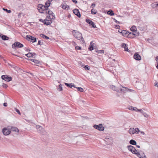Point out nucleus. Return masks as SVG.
<instances>
[{
    "label": "nucleus",
    "mask_w": 158,
    "mask_h": 158,
    "mask_svg": "<svg viewBox=\"0 0 158 158\" xmlns=\"http://www.w3.org/2000/svg\"><path fill=\"white\" fill-rule=\"evenodd\" d=\"M139 132V130L138 128H136L135 129L131 128L129 130V133L131 134H134L135 133L138 134Z\"/></svg>",
    "instance_id": "nucleus-4"
},
{
    "label": "nucleus",
    "mask_w": 158,
    "mask_h": 158,
    "mask_svg": "<svg viewBox=\"0 0 158 158\" xmlns=\"http://www.w3.org/2000/svg\"><path fill=\"white\" fill-rule=\"evenodd\" d=\"M137 111L136 112H139L140 113H142L143 115L144 116V117L145 118H150V117L146 113H145L144 111H143V110L142 109H138L137 108Z\"/></svg>",
    "instance_id": "nucleus-10"
},
{
    "label": "nucleus",
    "mask_w": 158,
    "mask_h": 158,
    "mask_svg": "<svg viewBox=\"0 0 158 158\" xmlns=\"http://www.w3.org/2000/svg\"><path fill=\"white\" fill-rule=\"evenodd\" d=\"M16 111L19 114H20L21 113L19 110L15 108Z\"/></svg>",
    "instance_id": "nucleus-45"
},
{
    "label": "nucleus",
    "mask_w": 158,
    "mask_h": 158,
    "mask_svg": "<svg viewBox=\"0 0 158 158\" xmlns=\"http://www.w3.org/2000/svg\"><path fill=\"white\" fill-rule=\"evenodd\" d=\"M65 85L67 86V87H68L70 88H71L73 87L74 88L75 87L74 85H73L72 83H65Z\"/></svg>",
    "instance_id": "nucleus-22"
},
{
    "label": "nucleus",
    "mask_w": 158,
    "mask_h": 158,
    "mask_svg": "<svg viewBox=\"0 0 158 158\" xmlns=\"http://www.w3.org/2000/svg\"><path fill=\"white\" fill-rule=\"evenodd\" d=\"M121 33L122 35L124 36H128V34L129 31H127L126 30H123L121 31Z\"/></svg>",
    "instance_id": "nucleus-15"
},
{
    "label": "nucleus",
    "mask_w": 158,
    "mask_h": 158,
    "mask_svg": "<svg viewBox=\"0 0 158 158\" xmlns=\"http://www.w3.org/2000/svg\"><path fill=\"white\" fill-rule=\"evenodd\" d=\"M122 31L121 30H119V31H118V32H121V31Z\"/></svg>",
    "instance_id": "nucleus-63"
},
{
    "label": "nucleus",
    "mask_w": 158,
    "mask_h": 158,
    "mask_svg": "<svg viewBox=\"0 0 158 158\" xmlns=\"http://www.w3.org/2000/svg\"><path fill=\"white\" fill-rule=\"evenodd\" d=\"M128 109L132 111H135L136 112L137 110V108L136 107L131 106H129L128 108Z\"/></svg>",
    "instance_id": "nucleus-17"
},
{
    "label": "nucleus",
    "mask_w": 158,
    "mask_h": 158,
    "mask_svg": "<svg viewBox=\"0 0 158 158\" xmlns=\"http://www.w3.org/2000/svg\"><path fill=\"white\" fill-rule=\"evenodd\" d=\"M85 69L87 70H89V66L88 65H85L84 67Z\"/></svg>",
    "instance_id": "nucleus-44"
},
{
    "label": "nucleus",
    "mask_w": 158,
    "mask_h": 158,
    "mask_svg": "<svg viewBox=\"0 0 158 158\" xmlns=\"http://www.w3.org/2000/svg\"><path fill=\"white\" fill-rule=\"evenodd\" d=\"M110 87L114 90L119 92V86L118 87H116L115 86L112 85L110 86Z\"/></svg>",
    "instance_id": "nucleus-16"
},
{
    "label": "nucleus",
    "mask_w": 158,
    "mask_h": 158,
    "mask_svg": "<svg viewBox=\"0 0 158 158\" xmlns=\"http://www.w3.org/2000/svg\"><path fill=\"white\" fill-rule=\"evenodd\" d=\"M30 60L31 61L33 62L35 64H39L40 63V61L37 60L31 59Z\"/></svg>",
    "instance_id": "nucleus-30"
},
{
    "label": "nucleus",
    "mask_w": 158,
    "mask_h": 158,
    "mask_svg": "<svg viewBox=\"0 0 158 158\" xmlns=\"http://www.w3.org/2000/svg\"><path fill=\"white\" fill-rule=\"evenodd\" d=\"M52 1V0H48L46 2L45 6H46L47 9H48V8L49 6Z\"/></svg>",
    "instance_id": "nucleus-20"
},
{
    "label": "nucleus",
    "mask_w": 158,
    "mask_h": 158,
    "mask_svg": "<svg viewBox=\"0 0 158 158\" xmlns=\"http://www.w3.org/2000/svg\"><path fill=\"white\" fill-rule=\"evenodd\" d=\"M62 85L61 84H60L57 88V90L59 91H61L62 90Z\"/></svg>",
    "instance_id": "nucleus-36"
},
{
    "label": "nucleus",
    "mask_w": 158,
    "mask_h": 158,
    "mask_svg": "<svg viewBox=\"0 0 158 158\" xmlns=\"http://www.w3.org/2000/svg\"><path fill=\"white\" fill-rule=\"evenodd\" d=\"M100 129H101V130H100V131H102L104 130V127L103 126L102 124H100Z\"/></svg>",
    "instance_id": "nucleus-40"
},
{
    "label": "nucleus",
    "mask_w": 158,
    "mask_h": 158,
    "mask_svg": "<svg viewBox=\"0 0 158 158\" xmlns=\"http://www.w3.org/2000/svg\"><path fill=\"white\" fill-rule=\"evenodd\" d=\"M72 0L73 2L75 4H76L77 3V1L76 0Z\"/></svg>",
    "instance_id": "nucleus-55"
},
{
    "label": "nucleus",
    "mask_w": 158,
    "mask_h": 158,
    "mask_svg": "<svg viewBox=\"0 0 158 158\" xmlns=\"http://www.w3.org/2000/svg\"><path fill=\"white\" fill-rule=\"evenodd\" d=\"M25 50L27 52L31 51V49H28V48H26V49Z\"/></svg>",
    "instance_id": "nucleus-53"
},
{
    "label": "nucleus",
    "mask_w": 158,
    "mask_h": 158,
    "mask_svg": "<svg viewBox=\"0 0 158 158\" xmlns=\"http://www.w3.org/2000/svg\"><path fill=\"white\" fill-rule=\"evenodd\" d=\"M92 43V42H90V45L88 48L89 50L90 51H92L94 49V46L95 44Z\"/></svg>",
    "instance_id": "nucleus-19"
},
{
    "label": "nucleus",
    "mask_w": 158,
    "mask_h": 158,
    "mask_svg": "<svg viewBox=\"0 0 158 158\" xmlns=\"http://www.w3.org/2000/svg\"><path fill=\"white\" fill-rule=\"evenodd\" d=\"M114 19V21H115V22L116 23H119V24L120 23V22H119V21H117V20L116 19Z\"/></svg>",
    "instance_id": "nucleus-51"
},
{
    "label": "nucleus",
    "mask_w": 158,
    "mask_h": 158,
    "mask_svg": "<svg viewBox=\"0 0 158 158\" xmlns=\"http://www.w3.org/2000/svg\"><path fill=\"white\" fill-rule=\"evenodd\" d=\"M122 48H124V51H128V49L127 47V46L126 44L124 43H122V44L121 45Z\"/></svg>",
    "instance_id": "nucleus-18"
},
{
    "label": "nucleus",
    "mask_w": 158,
    "mask_h": 158,
    "mask_svg": "<svg viewBox=\"0 0 158 158\" xmlns=\"http://www.w3.org/2000/svg\"><path fill=\"white\" fill-rule=\"evenodd\" d=\"M97 10L95 9H93L91 10V13L92 14H95L97 13Z\"/></svg>",
    "instance_id": "nucleus-37"
},
{
    "label": "nucleus",
    "mask_w": 158,
    "mask_h": 158,
    "mask_svg": "<svg viewBox=\"0 0 158 158\" xmlns=\"http://www.w3.org/2000/svg\"><path fill=\"white\" fill-rule=\"evenodd\" d=\"M119 92L125 93L127 91H133L132 89H128L127 88L123 87L121 85L119 86Z\"/></svg>",
    "instance_id": "nucleus-3"
},
{
    "label": "nucleus",
    "mask_w": 158,
    "mask_h": 158,
    "mask_svg": "<svg viewBox=\"0 0 158 158\" xmlns=\"http://www.w3.org/2000/svg\"><path fill=\"white\" fill-rule=\"evenodd\" d=\"M52 21V20L50 19H48V18L47 17L44 20V23L47 25H49L51 24Z\"/></svg>",
    "instance_id": "nucleus-9"
},
{
    "label": "nucleus",
    "mask_w": 158,
    "mask_h": 158,
    "mask_svg": "<svg viewBox=\"0 0 158 158\" xmlns=\"http://www.w3.org/2000/svg\"><path fill=\"white\" fill-rule=\"evenodd\" d=\"M23 47V45L19 42H16L12 45L13 48L16 49L17 48H21Z\"/></svg>",
    "instance_id": "nucleus-2"
},
{
    "label": "nucleus",
    "mask_w": 158,
    "mask_h": 158,
    "mask_svg": "<svg viewBox=\"0 0 158 158\" xmlns=\"http://www.w3.org/2000/svg\"><path fill=\"white\" fill-rule=\"evenodd\" d=\"M134 58L136 60H141V56L138 53H135L134 55Z\"/></svg>",
    "instance_id": "nucleus-13"
},
{
    "label": "nucleus",
    "mask_w": 158,
    "mask_h": 158,
    "mask_svg": "<svg viewBox=\"0 0 158 158\" xmlns=\"http://www.w3.org/2000/svg\"><path fill=\"white\" fill-rule=\"evenodd\" d=\"M2 86L4 88H6L8 87L7 85L4 84V83H3Z\"/></svg>",
    "instance_id": "nucleus-43"
},
{
    "label": "nucleus",
    "mask_w": 158,
    "mask_h": 158,
    "mask_svg": "<svg viewBox=\"0 0 158 158\" xmlns=\"http://www.w3.org/2000/svg\"><path fill=\"white\" fill-rule=\"evenodd\" d=\"M98 53H104V51L103 50H98L96 51Z\"/></svg>",
    "instance_id": "nucleus-41"
},
{
    "label": "nucleus",
    "mask_w": 158,
    "mask_h": 158,
    "mask_svg": "<svg viewBox=\"0 0 158 158\" xmlns=\"http://www.w3.org/2000/svg\"><path fill=\"white\" fill-rule=\"evenodd\" d=\"M156 85H157L158 86V83H156L155 85V86H156Z\"/></svg>",
    "instance_id": "nucleus-62"
},
{
    "label": "nucleus",
    "mask_w": 158,
    "mask_h": 158,
    "mask_svg": "<svg viewBox=\"0 0 158 158\" xmlns=\"http://www.w3.org/2000/svg\"><path fill=\"white\" fill-rule=\"evenodd\" d=\"M74 36L77 40H80L82 36V34L78 31H76L74 34Z\"/></svg>",
    "instance_id": "nucleus-8"
},
{
    "label": "nucleus",
    "mask_w": 158,
    "mask_h": 158,
    "mask_svg": "<svg viewBox=\"0 0 158 158\" xmlns=\"http://www.w3.org/2000/svg\"><path fill=\"white\" fill-rule=\"evenodd\" d=\"M1 37L2 39L4 40H8L9 39L8 37L5 35H2Z\"/></svg>",
    "instance_id": "nucleus-28"
},
{
    "label": "nucleus",
    "mask_w": 158,
    "mask_h": 158,
    "mask_svg": "<svg viewBox=\"0 0 158 158\" xmlns=\"http://www.w3.org/2000/svg\"><path fill=\"white\" fill-rule=\"evenodd\" d=\"M154 6L155 7H157V6H158V3L155 4L154 5Z\"/></svg>",
    "instance_id": "nucleus-56"
},
{
    "label": "nucleus",
    "mask_w": 158,
    "mask_h": 158,
    "mask_svg": "<svg viewBox=\"0 0 158 158\" xmlns=\"http://www.w3.org/2000/svg\"><path fill=\"white\" fill-rule=\"evenodd\" d=\"M116 27L117 28H119L120 27V26L118 25H116Z\"/></svg>",
    "instance_id": "nucleus-57"
},
{
    "label": "nucleus",
    "mask_w": 158,
    "mask_h": 158,
    "mask_svg": "<svg viewBox=\"0 0 158 158\" xmlns=\"http://www.w3.org/2000/svg\"><path fill=\"white\" fill-rule=\"evenodd\" d=\"M32 56L33 57V56H35L36 55V53L34 52L33 53H32Z\"/></svg>",
    "instance_id": "nucleus-60"
},
{
    "label": "nucleus",
    "mask_w": 158,
    "mask_h": 158,
    "mask_svg": "<svg viewBox=\"0 0 158 158\" xmlns=\"http://www.w3.org/2000/svg\"><path fill=\"white\" fill-rule=\"evenodd\" d=\"M156 67L158 69V65H157L156 66Z\"/></svg>",
    "instance_id": "nucleus-64"
},
{
    "label": "nucleus",
    "mask_w": 158,
    "mask_h": 158,
    "mask_svg": "<svg viewBox=\"0 0 158 158\" xmlns=\"http://www.w3.org/2000/svg\"><path fill=\"white\" fill-rule=\"evenodd\" d=\"M95 4L94 3H93L90 6L91 8H93L95 6Z\"/></svg>",
    "instance_id": "nucleus-47"
},
{
    "label": "nucleus",
    "mask_w": 158,
    "mask_h": 158,
    "mask_svg": "<svg viewBox=\"0 0 158 158\" xmlns=\"http://www.w3.org/2000/svg\"><path fill=\"white\" fill-rule=\"evenodd\" d=\"M130 144L133 145H135L136 144V142L133 139H131L130 141Z\"/></svg>",
    "instance_id": "nucleus-33"
},
{
    "label": "nucleus",
    "mask_w": 158,
    "mask_h": 158,
    "mask_svg": "<svg viewBox=\"0 0 158 158\" xmlns=\"http://www.w3.org/2000/svg\"><path fill=\"white\" fill-rule=\"evenodd\" d=\"M73 13L77 16L80 17L81 16V14L78 10L77 9H75L73 10Z\"/></svg>",
    "instance_id": "nucleus-14"
},
{
    "label": "nucleus",
    "mask_w": 158,
    "mask_h": 158,
    "mask_svg": "<svg viewBox=\"0 0 158 158\" xmlns=\"http://www.w3.org/2000/svg\"><path fill=\"white\" fill-rule=\"evenodd\" d=\"M136 146L137 147H138V148H140V146L139 145H136Z\"/></svg>",
    "instance_id": "nucleus-61"
},
{
    "label": "nucleus",
    "mask_w": 158,
    "mask_h": 158,
    "mask_svg": "<svg viewBox=\"0 0 158 158\" xmlns=\"http://www.w3.org/2000/svg\"><path fill=\"white\" fill-rule=\"evenodd\" d=\"M2 132L5 135H7L10 134L11 132L10 129H9L8 126L7 127L4 128L2 130Z\"/></svg>",
    "instance_id": "nucleus-5"
},
{
    "label": "nucleus",
    "mask_w": 158,
    "mask_h": 158,
    "mask_svg": "<svg viewBox=\"0 0 158 158\" xmlns=\"http://www.w3.org/2000/svg\"><path fill=\"white\" fill-rule=\"evenodd\" d=\"M31 41L32 43H34L36 41V38L33 37H32V38H31Z\"/></svg>",
    "instance_id": "nucleus-38"
},
{
    "label": "nucleus",
    "mask_w": 158,
    "mask_h": 158,
    "mask_svg": "<svg viewBox=\"0 0 158 158\" xmlns=\"http://www.w3.org/2000/svg\"><path fill=\"white\" fill-rule=\"evenodd\" d=\"M75 48L77 50H80L81 49V47L79 46H76L75 47Z\"/></svg>",
    "instance_id": "nucleus-50"
},
{
    "label": "nucleus",
    "mask_w": 158,
    "mask_h": 158,
    "mask_svg": "<svg viewBox=\"0 0 158 158\" xmlns=\"http://www.w3.org/2000/svg\"><path fill=\"white\" fill-rule=\"evenodd\" d=\"M62 7L64 9H66L69 8V6L66 4L64 3L62 5Z\"/></svg>",
    "instance_id": "nucleus-24"
},
{
    "label": "nucleus",
    "mask_w": 158,
    "mask_h": 158,
    "mask_svg": "<svg viewBox=\"0 0 158 158\" xmlns=\"http://www.w3.org/2000/svg\"><path fill=\"white\" fill-rule=\"evenodd\" d=\"M94 128L100 131L101 129H100V124L98 125H94Z\"/></svg>",
    "instance_id": "nucleus-25"
},
{
    "label": "nucleus",
    "mask_w": 158,
    "mask_h": 158,
    "mask_svg": "<svg viewBox=\"0 0 158 158\" xmlns=\"http://www.w3.org/2000/svg\"><path fill=\"white\" fill-rule=\"evenodd\" d=\"M76 88L77 90L80 92H83V89L82 88L80 87H75Z\"/></svg>",
    "instance_id": "nucleus-34"
},
{
    "label": "nucleus",
    "mask_w": 158,
    "mask_h": 158,
    "mask_svg": "<svg viewBox=\"0 0 158 158\" xmlns=\"http://www.w3.org/2000/svg\"><path fill=\"white\" fill-rule=\"evenodd\" d=\"M3 10L5 11H6V12L9 13H10L11 12V10H8L7 9H5L4 8H3Z\"/></svg>",
    "instance_id": "nucleus-42"
},
{
    "label": "nucleus",
    "mask_w": 158,
    "mask_h": 158,
    "mask_svg": "<svg viewBox=\"0 0 158 158\" xmlns=\"http://www.w3.org/2000/svg\"><path fill=\"white\" fill-rule=\"evenodd\" d=\"M156 60L157 62H158V56L156 57Z\"/></svg>",
    "instance_id": "nucleus-59"
},
{
    "label": "nucleus",
    "mask_w": 158,
    "mask_h": 158,
    "mask_svg": "<svg viewBox=\"0 0 158 158\" xmlns=\"http://www.w3.org/2000/svg\"><path fill=\"white\" fill-rule=\"evenodd\" d=\"M39 21L40 22H42L44 23V20L42 19H39Z\"/></svg>",
    "instance_id": "nucleus-58"
},
{
    "label": "nucleus",
    "mask_w": 158,
    "mask_h": 158,
    "mask_svg": "<svg viewBox=\"0 0 158 158\" xmlns=\"http://www.w3.org/2000/svg\"><path fill=\"white\" fill-rule=\"evenodd\" d=\"M129 150L133 154H136L137 153V151L136 150L135 148L131 145H129L127 146Z\"/></svg>",
    "instance_id": "nucleus-6"
},
{
    "label": "nucleus",
    "mask_w": 158,
    "mask_h": 158,
    "mask_svg": "<svg viewBox=\"0 0 158 158\" xmlns=\"http://www.w3.org/2000/svg\"><path fill=\"white\" fill-rule=\"evenodd\" d=\"M54 14L50 15L49 17L47 16L48 18V19H50L52 21V20H54L55 19V17Z\"/></svg>",
    "instance_id": "nucleus-23"
},
{
    "label": "nucleus",
    "mask_w": 158,
    "mask_h": 158,
    "mask_svg": "<svg viewBox=\"0 0 158 158\" xmlns=\"http://www.w3.org/2000/svg\"><path fill=\"white\" fill-rule=\"evenodd\" d=\"M86 22L87 23L91 25L92 27L94 28L96 27V25L94 24V23L90 20L89 19H87L86 20Z\"/></svg>",
    "instance_id": "nucleus-11"
},
{
    "label": "nucleus",
    "mask_w": 158,
    "mask_h": 158,
    "mask_svg": "<svg viewBox=\"0 0 158 158\" xmlns=\"http://www.w3.org/2000/svg\"><path fill=\"white\" fill-rule=\"evenodd\" d=\"M131 30L133 32H135L137 30V28L135 26H132L130 28Z\"/></svg>",
    "instance_id": "nucleus-32"
},
{
    "label": "nucleus",
    "mask_w": 158,
    "mask_h": 158,
    "mask_svg": "<svg viewBox=\"0 0 158 158\" xmlns=\"http://www.w3.org/2000/svg\"><path fill=\"white\" fill-rule=\"evenodd\" d=\"M139 89H141L143 87V85L141 83H138L137 84Z\"/></svg>",
    "instance_id": "nucleus-27"
},
{
    "label": "nucleus",
    "mask_w": 158,
    "mask_h": 158,
    "mask_svg": "<svg viewBox=\"0 0 158 158\" xmlns=\"http://www.w3.org/2000/svg\"><path fill=\"white\" fill-rule=\"evenodd\" d=\"M25 56L28 57H33L32 53L29 52L28 53L26 54Z\"/></svg>",
    "instance_id": "nucleus-35"
},
{
    "label": "nucleus",
    "mask_w": 158,
    "mask_h": 158,
    "mask_svg": "<svg viewBox=\"0 0 158 158\" xmlns=\"http://www.w3.org/2000/svg\"><path fill=\"white\" fill-rule=\"evenodd\" d=\"M26 37L27 38H28L29 39H31V38H32V36L30 35H27Z\"/></svg>",
    "instance_id": "nucleus-48"
},
{
    "label": "nucleus",
    "mask_w": 158,
    "mask_h": 158,
    "mask_svg": "<svg viewBox=\"0 0 158 158\" xmlns=\"http://www.w3.org/2000/svg\"><path fill=\"white\" fill-rule=\"evenodd\" d=\"M40 35L41 37L46 40H48L49 38L48 37L43 34H40Z\"/></svg>",
    "instance_id": "nucleus-29"
},
{
    "label": "nucleus",
    "mask_w": 158,
    "mask_h": 158,
    "mask_svg": "<svg viewBox=\"0 0 158 158\" xmlns=\"http://www.w3.org/2000/svg\"><path fill=\"white\" fill-rule=\"evenodd\" d=\"M81 42L82 43H84L85 42V41L84 39V38H83V37L81 36Z\"/></svg>",
    "instance_id": "nucleus-46"
},
{
    "label": "nucleus",
    "mask_w": 158,
    "mask_h": 158,
    "mask_svg": "<svg viewBox=\"0 0 158 158\" xmlns=\"http://www.w3.org/2000/svg\"><path fill=\"white\" fill-rule=\"evenodd\" d=\"M2 78L6 81H10L12 80V78L9 77L7 75H3L1 77Z\"/></svg>",
    "instance_id": "nucleus-7"
},
{
    "label": "nucleus",
    "mask_w": 158,
    "mask_h": 158,
    "mask_svg": "<svg viewBox=\"0 0 158 158\" xmlns=\"http://www.w3.org/2000/svg\"><path fill=\"white\" fill-rule=\"evenodd\" d=\"M107 13L108 15H110L111 16H112L114 14L113 11L111 10H110L108 11Z\"/></svg>",
    "instance_id": "nucleus-31"
},
{
    "label": "nucleus",
    "mask_w": 158,
    "mask_h": 158,
    "mask_svg": "<svg viewBox=\"0 0 158 158\" xmlns=\"http://www.w3.org/2000/svg\"><path fill=\"white\" fill-rule=\"evenodd\" d=\"M37 9L40 12L42 13H47V9L45 6H43L42 4H39L37 6Z\"/></svg>",
    "instance_id": "nucleus-1"
},
{
    "label": "nucleus",
    "mask_w": 158,
    "mask_h": 158,
    "mask_svg": "<svg viewBox=\"0 0 158 158\" xmlns=\"http://www.w3.org/2000/svg\"><path fill=\"white\" fill-rule=\"evenodd\" d=\"M36 127L37 128H40V129H42V127L41 126H40L39 125H36Z\"/></svg>",
    "instance_id": "nucleus-52"
},
{
    "label": "nucleus",
    "mask_w": 158,
    "mask_h": 158,
    "mask_svg": "<svg viewBox=\"0 0 158 158\" xmlns=\"http://www.w3.org/2000/svg\"><path fill=\"white\" fill-rule=\"evenodd\" d=\"M3 106H5V107H6L7 106V103L6 102H5L3 103Z\"/></svg>",
    "instance_id": "nucleus-54"
},
{
    "label": "nucleus",
    "mask_w": 158,
    "mask_h": 158,
    "mask_svg": "<svg viewBox=\"0 0 158 158\" xmlns=\"http://www.w3.org/2000/svg\"><path fill=\"white\" fill-rule=\"evenodd\" d=\"M128 36H129L130 37H131L132 38H133V35H136L135 34L134 32H129L128 34Z\"/></svg>",
    "instance_id": "nucleus-26"
},
{
    "label": "nucleus",
    "mask_w": 158,
    "mask_h": 158,
    "mask_svg": "<svg viewBox=\"0 0 158 158\" xmlns=\"http://www.w3.org/2000/svg\"><path fill=\"white\" fill-rule=\"evenodd\" d=\"M47 13H48L49 15L54 14L52 12V11L50 10H49L48 9V10H47Z\"/></svg>",
    "instance_id": "nucleus-39"
},
{
    "label": "nucleus",
    "mask_w": 158,
    "mask_h": 158,
    "mask_svg": "<svg viewBox=\"0 0 158 158\" xmlns=\"http://www.w3.org/2000/svg\"><path fill=\"white\" fill-rule=\"evenodd\" d=\"M136 154L137 155V156L140 158H145V156L143 154H141L139 152H137V153H136Z\"/></svg>",
    "instance_id": "nucleus-21"
},
{
    "label": "nucleus",
    "mask_w": 158,
    "mask_h": 158,
    "mask_svg": "<svg viewBox=\"0 0 158 158\" xmlns=\"http://www.w3.org/2000/svg\"><path fill=\"white\" fill-rule=\"evenodd\" d=\"M8 127L9 129H10V131H12L15 132H19V129L16 127H13L12 126H8Z\"/></svg>",
    "instance_id": "nucleus-12"
},
{
    "label": "nucleus",
    "mask_w": 158,
    "mask_h": 158,
    "mask_svg": "<svg viewBox=\"0 0 158 158\" xmlns=\"http://www.w3.org/2000/svg\"><path fill=\"white\" fill-rule=\"evenodd\" d=\"M43 44V43H42L41 42L40 40H39L38 42L37 45H42Z\"/></svg>",
    "instance_id": "nucleus-49"
}]
</instances>
